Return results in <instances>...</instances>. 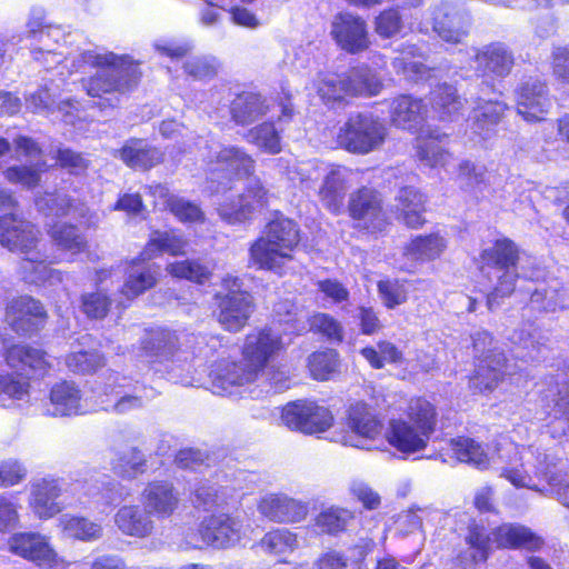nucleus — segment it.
Masks as SVG:
<instances>
[{"instance_id":"f257e3e1","label":"nucleus","mask_w":569,"mask_h":569,"mask_svg":"<svg viewBox=\"0 0 569 569\" xmlns=\"http://www.w3.org/2000/svg\"><path fill=\"white\" fill-rule=\"evenodd\" d=\"M305 326L288 312L287 319H279L272 326L247 336L243 346L246 363L221 361L210 370L211 387L217 395H233L238 387L252 382L266 365L288 347L293 335H299Z\"/></svg>"},{"instance_id":"f03ea898","label":"nucleus","mask_w":569,"mask_h":569,"mask_svg":"<svg viewBox=\"0 0 569 569\" xmlns=\"http://www.w3.org/2000/svg\"><path fill=\"white\" fill-rule=\"evenodd\" d=\"M72 68L80 72L96 69L93 76L82 79V88L88 96L103 99L99 104L100 108L114 106V98L103 97L129 89L140 74L138 64L128 56L91 50L84 51L73 59Z\"/></svg>"},{"instance_id":"7ed1b4c3","label":"nucleus","mask_w":569,"mask_h":569,"mask_svg":"<svg viewBox=\"0 0 569 569\" xmlns=\"http://www.w3.org/2000/svg\"><path fill=\"white\" fill-rule=\"evenodd\" d=\"M39 230L29 221L10 213L0 217V243L12 252L22 254L20 272L30 283L60 282V273L48 264Z\"/></svg>"},{"instance_id":"20e7f679","label":"nucleus","mask_w":569,"mask_h":569,"mask_svg":"<svg viewBox=\"0 0 569 569\" xmlns=\"http://www.w3.org/2000/svg\"><path fill=\"white\" fill-rule=\"evenodd\" d=\"M436 425L435 406L426 399L416 398L409 401L403 416L389 420L385 437L391 447L411 455L427 448Z\"/></svg>"},{"instance_id":"39448f33","label":"nucleus","mask_w":569,"mask_h":569,"mask_svg":"<svg viewBox=\"0 0 569 569\" xmlns=\"http://www.w3.org/2000/svg\"><path fill=\"white\" fill-rule=\"evenodd\" d=\"M299 242L297 224L280 217L270 221L261 237L250 247V263L258 269L278 271L292 259V252Z\"/></svg>"},{"instance_id":"423d86ee","label":"nucleus","mask_w":569,"mask_h":569,"mask_svg":"<svg viewBox=\"0 0 569 569\" xmlns=\"http://www.w3.org/2000/svg\"><path fill=\"white\" fill-rule=\"evenodd\" d=\"M497 465L500 466V477L507 479L516 488H527L546 495L547 490L536 483V478L543 476L548 481V456L535 446L519 447L511 442L497 448Z\"/></svg>"},{"instance_id":"0eeeda50","label":"nucleus","mask_w":569,"mask_h":569,"mask_svg":"<svg viewBox=\"0 0 569 569\" xmlns=\"http://www.w3.org/2000/svg\"><path fill=\"white\" fill-rule=\"evenodd\" d=\"M313 87L326 104L343 101L347 97H371L380 93L381 79L368 67L351 69L345 74L319 73Z\"/></svg>"},{"instance_id":"6e6552de","label":"nucleus","mask_w":569,"mask_h":569,"mask_svg":"<svg viewBox=\"0 0 569 569\" xmlns=\"http://www.w3.org/2000/svg\"><path fill=\"white\" fill-rule=\"evenodd\" d=\"M221 288L214 295L217 321L224 330L238 332L253 313V298L242 289V281L236 276L227 274L221 281Z\"/></svg>"},{"instance_id":"1a4fd4ad","label":"nucleus","mask_w":569,"mask_h":569,"mask_svg":"<svg viewBox=\"0 0 569 569\" xmlns=\"http://www.w3.org/2000/svg\"><path fill=\"white\" fill-rule=\"evenodd\" d=\"M346 430L340 437L343 446L362 450L378 449L383 425L376 409L365 401L349 405L346 411Z\"/></svg>"},{"instance_id":"9d476101","label":"nucleus","mask_w":569,"mask_h":569,"mask_svg":"<svg viewBox=\"0 0 569 569\" xmlns=\"http://www.w3.org/2000/svg\"><path fill=\"white\" fill-rule=\"evenodd\" d=\"M386 137L387 128L379 118L370 113H355L339 127L337 143L350 152L367 154L378 149Z\"/></svg>"},{"instance_id":"9b49d317","label":"nucleus","mask_w":569,"mask_h":569,"mask_svg":"<svg viewBox=\"0 0 569 569\" xmlns=\"http://www.w3.org/2000/svg\"><path fill=\"white\" fill-rule=\"evenodd\" d=\"M472 343L475 356L482 358L470 378L469 386L473 391H490L498 386L506 373V358L502 353H496L489 349L492 338L487 331L476 332L472 336Z\"/></svg>"},{"instance_id":"f8f14e48","label":"nucleus","mask_w":569,"mask_h":569,"mask_svg":"<svg viewBox=\"0 0 569 569\" xmlns=\"http://www.w3.org/2000/svg\"><path fill=\"white\" fill-rule=\"evenodd\" d=\"M281 422L290 430L313 435L328 430L333 416L327 407L315 401L298 400L282 408Z\"/></svg>"},{"instance_id":"ddd939ff","label":"nucleus","mask_w":569,"mask_h":569,"mask_svg":"<svg viewBox=\"0 0 569 569\" xmlns=\"http://www.w3.org/2000/svg\"><path fill=\"white\" fill-rule=\"evenodd\" d=\"M9 551L39 567L58 568L63 560L50 543V538L33 531H20L8 539Z\"/></svg>"},{"instance_id":"4468645a","label":"nucleus","mask_w":569,"mask_h":569,"mask_svg":"<svg viewBox=\"0 0 569 569\" xmlns=\"http://www.w3.org/2000/svg\"><path fill=\"white\" fill-rule=\"evenodd\" d=\"M249 525H244L239 517L229 515H213L207 518L200 529L203 541L218 549L236 546L251 532Z\"/></svg>"},{"instance_id":"2eb2a0df","label":"nucleus","mask_w":569,"mask_h":569,"mask_svg":"<svg viewBox=\"0 0 569 569\" xmlns=\"http://www.w3.org/2000/svg\"><path fill=\"white\" fill-rule=\"evenodd\" d=\"M330 36L341 50L352 54L367 50L370 44L366 21L350 12L333 17Z\"/></svg>"},{"instance_id":"dca6fc26","label":"nucleus","mask_w":569,"mask_h":569,"mask_svg":"<svg viewBox=\"0 0 569 569\" xmlns=\"http://www.w3.org/2000/svg\"><path fill=\"white\" fill-rule=\"evenodd\" d=\"M266 203V190L258 180H251L244 193L239 194L237 199L226 198L219 203L217 210L223 221L229 224H238L248 221Z\"/></svg>"},{"instance_id":"f3484780","label":"nucleus","mask_w":569,"mask_h":569,"mask_svg":"<svg viewBox=\"0 0 569 569\" xmlns=\"http://www.w3.org/2000/svg\"><path fill=\"white\" fill-rule=\"evenodd\" d=\"M257 510L272 522L297 523L307 518L309 506L283 492H264L257 501Z\"/></svg>"},{"instance_id":"a211bd4d","label":"nucleus","mask_w":569,"mask_h":569,"mask_svg":"<svg viewBox=\"0 0 569 569\" xmlns=\"http://www.w3.org/2000/svg\"><path fill=\"white\" fill-rule=\"evenodd\" d=\"M517 112L527 122L543 121L552 107V100L546 82L530 79L517 90Z\"/></svg>"},{"instance_id":"6ab92c4d","label":"nucleus","mask_w":569,"mask_h":569,"mask_svg":"<svg viewBox=\"0 0 569 569\" xmlns=\"http://www.w3.org/2000/svg\"><path fill=\"white\" fill-rule=\"evenodd\" d=\"M61 481L53 477L36 479L30 483L29 508L41 520H48L60 513L64 505L58 501L61 496Z\"/></svg>"},{"instance_id":"aec40b11","label":"nucleus","mask_w":569,"mask_h":569,"mask_svg":"<svg viewBox=\"0 0 569 569\" xmlns=\"http://www.w3.org/2000/svg\"><path fill=\"white\" fill-rule=\"evenodd\" d=\"M468 54L476 63L475 69L486 77L505 78L515 63L512 52L501 42L471 49Z\"/></svg>"},{"instance_id":"412c9836","label":"nucleus","mask_w":569,"mask_h":569,"mask_svg":"<svg viewBox=\"0 0 569 569\" xmlns=\"http://www.w3.org/2000/svg\"><path fill=\"white\" fill-rule=\"evenodd\" d=\"M273 109L280 111V114L277 116V122L264 121L247 133L248 142L270 154H277L282 150L281 132L283 131V123L288 122L292 116V108L289 104L273 106Z\"/></svg>"},{"instance_id":"4be33fe9","label":"nucleus","mask_w":569,"mask_h":569,"mask_svg":"<svg viewBox=\"0 0 569 569\" xmlns=\"http://www.w3.org/2000/svg\"><path fill=\"white\" fill-rule=\"evenodd\" d=\"M87 407L82 399L80 388L72 381H59L54 383L46 405V413L51 417H71L82 415Z\"/></svg>"},{"instance_id":"5701e85b","label":"nucleus","mask_w":569,"mask_h":569,"mask_svg":"<svg viewBox=\"0 0 569 569\" xmlns=\"http://www.w3.org/2000/svg\"><path fill=\"white\" fill-rule=\"evenodd\" d=\"M449 137L439 131L422 132L416 140V157L420 166L429 169H446L452 154L448 150Z\"/></svg>"},{"instance_id":"b1692460","label":"nucleus","mask_w":569,"mask_h":569,"mask_svg":"<svg viewBox=\"0 0 569 569\" xmlns=\"http://www.w3.org/2000/svg\"><path fill=\"white\" fill-rule=\"evenodd\" d=\"M141 501L148 513L168 518L178 509L180 497L172 483L151 481L143 489Z\"/></svg>"},{"instance_id":"393cba45","label":"nucleus","mask_w":569,"mask_h":569,"mask_svg":"<svg viewBox=\"0 0 569 569\" xmlns=\"http://www.w3.org/2000/svg\"><path fill=\"white\" fill-rule=\"evenodd\" d=\"M44 318L42 305L30 297L13 299L7 307L6 321L17 332L28 333L37 329Z\"/></svg>"},{"instance_id":"a878e982","label":"nucleus","mask_w":569,"mask_h":569,"mask_svg":"<svg viewBox=\"0 0 569 569\" xmlns=\"http://www.w3.org/2000/svg\"><path fill=\"white\" fill-rule=\"evenodd\" d=\"M469 24V17L449 4H441L432 12V29L446 42H461Z\"/></svg>"},{"instance_id":"bb28decb","label":"nucleus","mask_w":569,"mask_h":569,"mask_svg":"<svg viewBox=\"0 0 569 569\" xmlns=\"http://www.w3.org/2000/svg\"><path fill=\"white\" fill-rule=\"evenodd\" d=\"M355 173L340 166L326 167L323 184L319 191L320 199L330 211L339 212L342 207L347 189L352 182Z\"/></svg>"},{"instance_id":"cd10ccee","label":"nucleus","mask_w":569,"mask_h":569,"mask_svg":"<svg viewBox=\"0 0 569 569\" xmlns=\"http://www.w3.org/2000/svg\"><path fill=\"white\" fill-rule=\"evenodd\" d=\"M507 108L502 101L478 98L468 119L470 129L481 139L491 137Z\"/></svg>"},{"instance_id":"c85d7f7f","label":"nucleus","mask_w":569,"mask_h":569,"mask_svg":"<svg viewBox=\"0 0 569 569\" xmlns=\"http://www.w3.org/2000/svg\"><path fill=\"white\" fill-rule=\"evenodd\" d=\"M349 211L366 229L378 230L383 223L381 199L379 194L368 188L360 189L350 198Z\"/></svg>"},{"instance_id":"c756f323","label":"nucleus","mask_w":569,"mask_h":569,"mask_svg":"<svg viewBox=\"0 0 569 569\" xmlns=\"http://www.w3.org/2000/svg\"><path fill=\"white\" fill-rule=\"evenodd\" d=\"M450 446L457 460L483 470L497 465V448H501L502 445L487 446L485 448L475 439L459 437L452 439Z\"/></svg>"},{"instance_id":"7c9ffc66","label":"nucleus","mask_w":569,"mask_h":569,"mask_svg":"<svg viewBox=\"0 0 569 569\" xmlns=\"http://www.w3.org/2000/svg\"><path fill=\"white\" fill-rule=\"evenodd\" d=\"M209 149H212L211 147ZM203 158L208 159V164H213V158L216 163L210 170L216 171H232L237 174L249 176L253 172L254 161L250 154L243 149L234 146L223 147L219 150H209L208 153L201 152Z\"/></svg>"},{"instance_id":"2f4dec72","label":"nucleus","mask_w":569,"mask_h":569,"mask_svg":"<svg viewBox=\"0 0 569 569\" xmlns=\"http://www.w3.org/2000/svg\"><path fill=\"white\" fill-rule=\"evenodd\" d=\"M144 261L142 257L138 261L133 260L127 270V278L120 291L127 301L153 288L158 281L160 267Z\"/></svg>"},{"instance_id":"473e14b6","label":"nucleus","mask_w":569,"mask_h":569,"mask_svg":"<svg viewBox=\"0 0 569 569\" xmlns=\"http://www.w3.org/2000/svg\"><path fill=\"white\" fill-rule=\"evenodd\" d=\"M428 114L427 106L421 99L401 94L393 99L390 110L391 122L405 130L417 129Z\"/></svg>"},{"instance_id":"72a5a7b5","label":"nucleus","mask_w":569,"mask_h":569,"mask_svg":"<svg viewBox=\"0 0 569 569\" xmlns=\"http://www.w3.org/2000/svg\"><path fill=\"white\" fill-rule=\"evenodd\" d=\"M6 361L11 368L30 370L36 376H44L52 367L50 357L43 350L27 345L9 348Z\"/></svg>"},{"instance_id":"f704fd0d","label":"nucleus","mask_w":569,"mask_h":569,"mask_svg":"<svg viewBox=\"0 0 569 569\" xmlns=\"http://www.w3.org/2000/svg\"><path fill=\"white\" fill-rule=\"evenodd\" d=\"M467 549L461 551L453 561L452 569H476L489 556L490 537L480 526L469 528L466 537Z\"/></svg>"},{"instance_id":"c9c22d12","label":"nucleus","mask_w":569,"mask_h":569,"mask_svg":"<svg viewBox=\"0 0 569 569\" xmlns=\"http://www.w3.org/2000/svg\"><path fill=\"white\" fill-rule=\"evenodd\" d=\"M518 261L519 249L517 244L508 238H500L481 251L480 271L483 276H491L492 270L517 266Z\"/></svg>"},{"instance_id":"e433bc0d","label":"nucleus","mask_w":569,"mask_h":569,"mask_svg":"<svg viewBox=\"0 0 569 569\" xmlns=\"http://www.w3.org/2000/svg\"><path fill=\"white\" fill-rule=\"evenodd\" d=\"M114 525L123 535L136 538L149 537L154 528L150 513L134 505L119 508L114 515Z\"/></svg>"},{"instance_id":"4c0bfd02","label":"nucleus","mask_w":569,"mask_h":569,"mask_svg":"<svg viewBox=\"0 0 569 569\" xmlns=\"http://www.w3.org/2000/svg\"><path fill=\"white\" fill-rule=\"evenodd\" d=\"M431 110L439 120H455L465 107L457 89L448 83L437 86L430 96Z\"/></svg>"},{"instance_id":"58836bf2","label":"nucleus","mask_w":569,"mask_h":569,"mask_svg":"<svg viewBox=\"0 0 569 569\" xmlns=\"http://www.w3.org/2000/svg\"><path fill=\"white\" fill-rule=\"evenodd\" d=\"M396 209L399 218L410 228H418L425 223L423 212L426 197L413 187L399 190L396 198Z\"/></svg>"},{"instance_id":"ea45409f","label":"nucleus","mask_w":569,"mask_h":569,"mask_svg":"<svg viewBox=\"0 0 569 569\" xmlns=\"http://www.w3.org/2000/svg\"><path fill=\"white\" fill-rule=\"evenodd\" d=\"M268 100L257 93L237 97L231 104V116L236 123L248 126L270 112Z\"/></svg>"},{"instance_id":"a19ab883","label":"nucleus","mask_w":569,"mask_h":569,"mask_svg":"<svg viewBox=\"0 0 569 569\" xmlns=\"http://www.w3.org/2000/svg\"><path fill=\"white\" fill-rule=\"evenodd\" d=\"M119 158L130 168L147 170L159 163L162 153L142 140H130L117 151Z\"/></svg>"},{"instance_id":"79ce46f5","label":"nucleus","mask_w":569,"mask_h":569,"mask_svg":"<svg viewBox=\"0 0 569 569\" xmlns=\"http://www.w3.org/2000/svg\"><path fill=\"white\" fill-rule=\"evenodd\" d=\"M447 248L446 239L438 232L417 236L403 248L410 261H430L439 258Z\"/></svg>"},{"instance_id":"37998d69","label":"nucleus","mask_w":569,"mask_h":569,"mask_svg":"<svg viewBox=\"0 0 569 569\" xmlns=\"http://www.w3.org/2000/svg\"><path fill=\"white\" fill-rule=\"evenodd\" d=\"M187 246L188 240L176 231H153L141 256L143 260H150L163 252L182 256Z\"/></svg>"},{"instance_id":"c03bdc74","label":"nucleus","mask_w":569,"mask_h":569,"mask_svg":"<svg viewBox=\"0 0 569 569\" xmlns=\"http://www.w3.org/2000/svg\"><path fill=\"white\" fill-rule=\"evenodd\" d=\"M39 211L46 216H72L83 218L88 212L84 203L78 202L61 192L46 193L36 200Z\"/></svg>"},{"instance_id":"a18cd8bd","label":"nucleus","mask_w":569,"mask_h":569,"mask_svg":"<svg viewBox=\"0 0 569 569\" xmlns=\"http://www.w3.org/2000/svg\"><path fill=\"white\" fill-rule=\"evenodd\" d=\"M126 381L127 379L118 372L112 371L108 375L103 392L107 397H114V401L110 400L108 403L102 401L101 403L106 410L112 409L118 413H126L142 406L140 397L123 395L122 389L126 386Z\"/></svg>"},{"instance_id":"49530a36","label":"nucleus","mask_w":569,"mask_h":569,"mask_svg":"<svg viewBox=\"0 0 569 569\" xmlns=\"http://www.w3.org/2000/svg\"><path fill=\"white\" fill-rule=\"evenodd\" d=\"M493 541L503 548L536 549L541 540L525 526L505 523L492 532Z\"/></svg>"},{"instance_id":"de8ad7c7","label":"nucleus","mask_w":569,"mask_h":569,"mask_svg":"<svg viewBox=\"0 0 569 569\" xmlns=\"http://www.w3.org/2000/svg\"><path fill=\"white\" fill-rule=\"evenodd\" d=\"M30 382L18 373L0 375V408L20 407L30 399Z\"/></svg>"},{"instance_id":"09e8293b","label":"nucleus","mask_w":569,"mask_h":569,"mask_svg":"<svg viewBox=\"0 0 569 569\" xmlns=\"http://www.w3.org/2000/svg\"><path fill=\"white\" fill-rule=\"evenodd\" d=\"M530 303L533 309L545 311L569 308V289L560 288L557 281L540 284L531 293Z\"/></svg>"},{"instance_id":"8fccbe9b","label":"nucleus","mask_w":569,"mask_h":569,"mask_svg":"<svg viewBox=\"0 0 569 569\" xmlns=\"http://www.w3.org/2000/svg\"><path fill=\"white\" fill-rule=\"evenodd\" d=\"M58 526L68 537L84 542L97 541L103 533L100 523L80 516L62 515L58 519Z\"/></svg>"},{"instance_id":"3c124183","label":"nucleus","mask_w":569,"mask_h":569,"mask_svg":"<svg viewBox=\"0 0 569 569\" xmlns=\"http://www.w3.org/2000/svg\"><path fill=\"white\" fill-rule=\"evenodd\" d=\"M258 546L268 555L284 558L298 547V536L287 528H276L260 539Z\"/></svg>"},{"instance_id":"603ef678","label":"nucleus","mask_w":569,"mask_h":569,"mask_svg":"<svg viewBox=\"0 0 569 569\" xmlns=\"http://www.w3.org/2000/svg\"><path fill=\"white\" fill-rule=\"evenodd\" d=\"M179 339L177 335L168 329H160L152 332L150 340L147 342L148 349L152 356L160 359V361L176 358L177 361L188 360L184 351L178 348Z\"/></svg>"},{"instance_id":"864d4df0","label":"nucleus","mask_w":569,"mask_h":569,"mask_svg":"<svg viewBox=\"0 0 569 569\" xmlns=\"http://www.w3.org/2000/svg\"><path fill=\"white\" fill-rule=\"evenodd\" d=\"M355 520V512L341 507L331 506L320 511L315 518V526L328 535H338L347 530Z\"/></svg>"},{"instance_id":"5fc2aeb1","label":"nucleus","mask_w":569,"mask_h":569,"mask_svg":"<svg viewBox=\"0 0 569 569\" xmlns=\"http://www.w3.org/2000/svg\"><path fill=\"white\" fill-rule=\"evenodd\" d=\"M416 58H422L420 50L416 46H408L393 59V69L409 81H419L428 76L429 70Z\"/></svg>"},{"instance_id":"6e6d98bb","label":"nucleus","mask_w":569,"mask_h":569,"mask_svg":"<svg viewBox=\"0 0 569 569\" xmlns=\"http://www.w3.org/2000/svg\"><path fill=\"white\" fill-rule=\"evenodd\" d=\"M111 465L113 472L124 479H134L147 470L144 455L133 447L118 451Z\"/></svg>"},{"instance_id":"4d7b16f0","label":"nucleus","mask_w":569,"mask_h":569,"mask_svg":"<svg viewBox=\"0 0 569 569\" xmlns=\"http://www.w3.org/2000/svg\"><path fill=\"white\" fill-rule=\"evenodd\" d=\"M491 284V292L488 295V307L491 309L497 303L498 298L510 296L518 279L517 266H509L491 271V276H486Z\"/></svg>"},{"instance_id":"13d9d810","label":"nucleus","mask_w":569,"mask_h":569,"mask_svg":"<svg viewBox=\"0 0 569 569\" xmlns=\"http://www.w3.org/2000/svg\"><path fill=\"white\" fill-rule=\"evenodd\" d=\"M166 271L179 279H187L189 281L202 284L211 277V271L197 260H181L168 263Z\"/></svg>"},{"instance_id":"bf43d9fd","label":"nucleus","mask_w":569,"mask_h":569,"mask_svg":"<svg viewBox=\"0 0 569 569\" xmlns=\"http://www.w3.org/2000/svg\"><path fill=\"white\" fill-rule=\"evenodd\" d=\"M230 499L231 495L227 489L202 483L194 491L193 503L196 508L209 511L228 506Z\"/></svg>"},{"instance_id":"052dcab7","label":"nucleus","mask_w":569,"mask_h":569,"mask_svg":"<svg viewBox=\"0 0 569 569\" xmlns=\"http://www.w3.org/2000/svg\"><path fill=\"white\" fill-rule=\"evenodd\" d=\"M44 170L46 162L41 161L32 166H11L4 169L2 173L10 183L32 189L39 184L41 172Z\"/></svg>"},{"instance_id":"680f3d73","label":"nucleus","mask_w":569,"mask_h":569,"mask_svg":"<svg viewBox=\"0 0 569 569\" xmlns=\"http://www.w3.org/2000/svg\"><path fill=\"white\" fill-rule=\"evenodd\" d=\"M50 234L61 249L71 253L83 251L87 244L84 237L73 226L56 224L51 228Z\"/></svg>"},{"instance_id":"e2e57ef3","label":"nucleus","mask_w":569,"mask_h":569,"mask_svg":"<svg viewBox=\"0 0 569 569\" xmlns=\"http://www.w3.org/2000/svg\"><path fill=\"white\" fill-rule=\"evenodd\" d=\"M338 365V353L335 350L315 352L308 359L311 376L322 381L330 379L337 371Z\"/></svg>"},{"instance_id":"0e129e2a","label":"nucleus","mask_w":569,"mask_h":569,"mask_svg":"<svg viewBox=\"0 0 569 569\" xmlns=\"http://www.w3.org/2000/svg\"><path fill=\"white\" fill-rule=\"evenodd\" d=\"M361 355L376 369L382 368L385 362L402 363L401 351L389 341H380L378 350L371 347L363 348Z\"/></svg>"},{"instance_id":"69168bd1","label":"nucleus","mask_w":569,"mask_h":569,"mask_svg":"<svg viewBox=\"0 0 569 569\" xmlns=\"http://www.w3.org/2000/svg\"><path fill=\"white\" fill-rule=\"evenodd\" d=\"M551 396L555 397L556 395L551 393ZM551 402L552 406L547 405L546 413L553 419L550 422L551 425H559L558 427L553 426L551 430L552 437H559L569 430V397L558 393V397L552 398Z\"/></svg>"},{"instance_id":"338daca9","label":"nucleus","mask_w":569,"mask_h":569,"mask_svg":"<svg viewBox=\"0 0 569 569\" xmlns=\"http://www.w3.org/2000/svg\"><path fill=\"white\" fill-rule=\"evenodd\" d=\"M308 322L311 331L320 333L333 342L342 341L343 328L341 323L331 315L317 312L308 319Z\"/></svg>"},{"instance_id":"774afa93","label":"nucleus","mask_w":569,"mask_h":569,"mask_svg":"<svg viewBox=\"0 0 569 569\" xmlns=\"http://www.w3.org/2000/svg\"><path fill=\"white\" fill-rule=\"evenodd\" d=\"M66 363L73 372L91 373L103 367L104 357L97 350L93 351H76L70 353Z\"/></svg>"}]
</instances>
